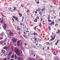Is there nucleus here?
<instances>
[{"label": "nucleus", "instance_id": "obj_46", "mask_svg": "<svg viewBox=\"0 0 60 60\" xmlns=\"http://www.w3.org/2000/svg\"><path fill=\"white\" fill-rule=\"evenodd\" d=\"M48 22H51L52 21L50 19H49L48 20Z\"/></svg>", "mask_w": 60, "mask_h": 60}, {"label": "nucleus", "instance_id": "obj_11", "mask_svg": "<svg viewBox=\"0 0 60 60\" xmlns=\"http://www.w3.org/2000/svg\"><path fill=\"white\" fill-rule=\"evenodd\" d=\"M29 34H30V35H33V32L32 31H29Z\"/></svg>", "mask_w": 60, "mask_h": 60}, {"label": "nucleus", "instance_id": "obj_37", "mask_svg": "<svg viewBox=\"0 0 60 60\" xmlns=\"http://www.w3.org/2000/svg\"><path fill=\"white\" fill-rule=\"evenodd\" d=\"M11 58H13L14 57V55H12L11 57Z\"/></svg>", "mask_w": 60, "mask_h": 60}, {"label": "nucleus", "instance_id": "obj_34", "mask_svg": "<svg viewBox=\"0 0 60 60\" xmlns=\"http://www.w3.org/2000/svg\"><path fill=\"white\" fill-rule=\"evenodd\" d=\"M7 47L6 46H4L3 48V49H5L6 50V49H7L6 48Z\"/></svg>", "mask_w": 60, "mask_h": 60}, {"label": "nucleus", "instance_id": "obj_28", "mask_svg": "<svg viewBox=\"0 0 60 60\" xmlns=\"http://www.w3.org/2000/svg\"><path fill=\"white\" fill-rule=\"evenodd\" d=\"M45 8H43L41 9V11H42L44 12V11H45Z\"/></svg>", "mask_w": 60, "mask_h": 60}, {"label": "nucleus", "instance_id": "obj_62", "mask_svg": "<svg viewBox=\"0 0 60 60\" xmlns=\"http://www.w3.org/2000/svg\"><path fill=\"white\" fill-rule=\"evenodd\" d=\"M37 37V36H34V37H33V38H35V37Z\"/></svg>", "mask_w": 60, "mask_h": 60}, {"label": "nucleus", "instance_id": "obj_16", "mask_svg": "<svg viewBox=\"0 0 60 60\" xmlns=\"http://www.w3.org/2000/svg\"><path fill=\"white\" fill-rule=\"evenodd\" d=\"M16 54L17 55V56H20V54H19V52H17L16 53Z\"/></svg>", "mask_w": 60, "mask_h": 60}, {"label": "nucleus", "instance_id": "obj_48", "mask_svg": "<svg viewBox=\"0 0 60 60\" xmlns=\"http://www.w3.org/2000/svg\"><path fill=\"white\" fill-rule=\"evenodd\" d=\"M36 3L37 4H39V1H38L37 2H36Z\"/></svg>", "mask_w": 60, "mask_h": 60}, {"label": "nucleus", "instance_id": "obj_27", "mask_svg": "<svg viewBox=\"0 0 60 60\" xmlns=\"http://www.w3.org/2000/svg\"><path fill=\"white\" fill-rule=\"evenodd\" d=\"M37 38H36L34 39V40L35 41H37Z\"/></svg>", "mask_w": 60, "mask_h": 60}, {"label": "nucleus", "instance_id": "obj_57", "mask_svg": "<svg viewBox=\"0 0 60 60\" xmlns=\"http://www.w3.org/2000/svg\"><path fill=\"white\" fill-rule=\"evenodd\" d=\"M50 12H51V13H52V10L50 9Z\"/></svg>", "mask_w": 60, "mask_h": 60}, {"label": "nucleus", "instance_id": "obj_30", "mask_svg": "<svg viewBox=\"0 0 60 60\" xmlns=\"http://www.w3.org/2000/svg\"><path fill=\"white\" fill-rule=\"evenodd\" d=\"M19 19V18H18V17H17L15 18V20L16 21H17Z\"/></svg>", "mask_w": 60, "mask_h": 60}, {"label": "nucleus", "instance_id": "obj_2", "mask_svg": "<svg viewBox=\"0 0 60 60\" xmlns=\"http://www.w3.org/2000/svg\"><path fill=\"white\" fill-rule=\"evenodd\" d=\"M30 54H31V56H33L34 55V52L33 51H30Z\"/></svg>", "mask_w": 60, "mask_h": 60}, {"label": "nucleus", "instance_id": "obj_25", "mask_svg": "<svg viewBox=\"0 0 60 60\" xmlns=\"http://www.w3.org/2000/svg\"><path fill=\"white\" fill-rule=\"evenodd\" d=\"M2 53H4V54L5 53V50H3L2 51Z\"/></svg>", "mask_w": 60, "mask_h": 60}, {"label": "nucleus", "instance_id": "obj_8", "mask_svg": "<svg viewBox=\"0 0 60 60\" xmlns=\"http://www.w3.org/2000/svg\"><path fill=\"white\" fill-rule=\"evenodd\" d=\"M4 29L5 30L6 29V27H7V26H6V24H4Z\"/></svg>", "mask_w": 60, "mask_h": 60}, {"label": "nucleus", "instance_id": "obj_21", "mask_svg": "<svg viewBox=\"0 0 60 60\" xmlns=\"http://www.w3.org/2000/svg\"><path fill=\"white\" fill-rule=\"evenodd\" d=\"M14 56L15 57L14 58V59H17V55H16V54H15Z\"/></svg>", "mask_w": 60, "mask_h": 60}, {"label": "nucleus", "instance_id": "obj_42", "mask_svg": "<svg viewBox=\"0 0 60 60\" xmlns=\"http://www.w3.org/2000/svg\"><path fill=\"white\" fill-rule=\"evenodd\" d=\"M28 34V35L27 36H29V37H31V36L30 35V34Z\"/></svg>", "mask_w": 60, "mask_h": 60}, {"label": "nucleus", "instance_id": "obj_20", "mask_svg": "<svg viewBox=\"0 0 60 60\" xmlns=\"http://www.w3.org/2000/svg\"><path fill=\"white\" fill-rule=\"evenodd\" d=\"M39 26L41 28L42 27V24H41V23H39Z\"/></svg>", "mask_w": 60, "mask_h": 60}, {"label": "nucleus", "instance_id": "obj_4", "mask_svg": "<svg viewBox=\"0 0 60 60\" xmlns=\"http://www.w3.org/2000/svg\"><path fill=\"white\" fill-rule=\"evenodd\" d=\"M9 35H10V36H12L13 34V33L11 32V30H10L9 32Z\"/></svg>", "mask_w": 60, "mask_h": 60}, {"label": "nucleus", "instance_id": "obj_35", "mask_svg": "<svg viewBox=\"0 0 60 60\" xmlns=\"http://www.w3.org/2000/svg\"><path fill=\"white\" fill-rule=\"evenodd\" d=\"M21 7H24V6H25V5L24 4H22L21 5Z\"/></svg>", "mask_w": 60, "mask_h": 60}, {"label": "nucleus", "instance_id": "obj_24", "mask_svg": "<svg viewBox=\"0 0 60 60\" xmlns=\"http://www.w3.org/2000/svg\"><path fill=\"white\" fill-rule=\"evenodd\" d=\"M10 11H11V12H14V11H15L13 9L10 10Z\"/></svg>", "mask_w": 60, "mask_h": 60}, {"label": "nucleus", "instance_id": "obj_49", "mask_svg": "<svg viewBox=\"0 0 60 60\" xmlns=\"http://www.w3.org/2000/svg\"><path fill=\"white\" fill-rule=\"evenodd\" d=\"M3 60H7V57H6L5 58H4V59H3Z\"/></svg>", "mask_w": 60, "mask_h": 60}, {"label": "nucleus", "instance_id": "obj_9", "mask_svg": "<svg viewBox=\"0 0 60 60\" xmlns=\"http://www.w3.org/2000/svg\"><path fill=\"white\" fill-rule=\"evenodd\" d=\"M33 34H34V36L35 35H36V36L37 37V36H39V35H38V34L37 33H34Z\"/></svg>", "mask_w": 60, "mask_h": 60}, {"label": "nucleus", "instance_id": "obj_54", "mask_svg": "<svg viewBox=\"0 0 60 60\" xmlns=\"http://www.w3.org/2000/svg\"><path fill=\"white\" fill-rule=\"evenodd\" d=\"M10 57H8V58L7 59V60H10Z\"/></svg>", "mask_w": 60, "mask_h": 60}, {"label": "nucleus", "instance_id": "obj_43", "mask_svg": "<svg viewBox=\"0 0 60 60\" xmlns=\"http://www.w3.org/2000/svg\"><path fill=\"white\" fill-rule=\"evenodd\" d=\"M3 22L4 21H3V20H1L0 21V23H3Z\"/></svg>", "mask_w": 60, "mask_h": 60}, {"label": "nucleus", "instance_id": "obj_39", "mask_svg": "<svg viewBox=\"0 0 60 60\" xmlns=\"http://www.w3.org/2000/svg\"><path fill=\"white\" fill-rule=\"evenodd\" d=\"M2 16H3V18H7L6 17V16H4V15H2Z\"/></svg>", "mask_w": 60, "mask_h": 60}, {"label": "nucleus", "instance_id": "obj_14", "mask_svg": "<svg viewBox=\"0 0 60 60\" xmlns=\"http://www.w3.org/2000/svg\"><path fill=\"white\" fill-rule=\"evenodd\" d=\"M45 44H46V45H48V46H49L50 45V44L49 42H47L45 43Z\"/></svg>", "mask_w": 60, "mask_h": 60}, {"label": "nucleus", "instance_id": "obj_56", "mask_svg": "<svg viewBox=\"0 0 60 60\" xmlns=\"http://www.w3.org/2000/svg\"><path fill=\"white\" fill-rule=\"evenodd\" d=\"M57 15H56L54 17V19H55V18H56V17H57Z\"/></svg>", "mask_w": 60, "mask_h": 60}, {"label": "nucleus", "instance_id": "obj_22", "mask_svg": "<svg viewBox=\"0 0 60 60\" xmlns=\"http://www.w3.org/2000/svg\"><path fill=\"white\" fill-rule=\"evenodd\" d=\"M34 22H37V19L36 18L34 20Z\"/></svg>", "mask_w": 60, "mask_h": 60}, {"label": "nucleus", "instance_id": "obj_23", "mask_svg": "<svg viewBox=\"0 0 60 60\" xmlns=\"http://www.w3.org/2000/svg\"><path fill=\"white\" fill-rule=\"evenodd\" d=\"M30 11L29 9L27 10L26 11V12L27 13H29V12H30Z\"/></svg>", "mask_w": 60, "mask_h": 60}, {"label": "nucleus", "instance_id": "obj_10", "mask_svg": "<svg viewBox=\"0 0 60 60\" xmlns=\"http://www.w3.org/2000/svg\"><path fill=\"white\" fill-rule=\"evenodd\" d=\"M41 41V39H39L37 40V42H38V43L40 42Z\"/></svg>", "mask_w": 60, "mask_h": 60}, {"label": "nucleus", "instance_id": "obj_15", "mask_svg": "<svg viewBox=\"0 0 60 60\" xmlns=\"http://www.w3.org/2000/svg\"><path fill=\"white\" fill-rule=\"evenodd\" d=\"M19 26H18L17 27V31H20V30H21V29H20V28H19Z\"/></svg>", "mask_w": 60, "mask_h": 60}, {"label": "nucleus", "instance_id": "obj_41", "mask_svg": "<svg viewBox=\"0 0 60 60\" xmlns=\"http://www.w3.org/2000/svg\"><path fill=\"white\" fill-rule=\"evenodd\" d=\"M12 17H13V19H15L16 18V17L15 16H12Z\"/></svg>", "mask_w": 60, "mask_h": 60}, {"label": "nucleus", "instance_id": "obj_60", "mask_svg": "<svg viewBox=\"0 0 60 60\" xmlns=\"http://www.w3.org/2000/svg\"><path fill=\"white\" fill-rule=\"evenodd\" d=\"M50 37H51V38H53V36L52 35H51Z\"/></svg>", "mask_w": 60, "mask_h": 60}, {"label": "nucleus", "instance_id": "obj_3", "mask_svg": "<svg viewBox=\"0 0 60 60\" xmlns=\"http://www.w3.org/2000/svg\"><path fill=\"white\" fill-rule=\"evenodd\" d=\"M17 42V39L15 38H13L12 39V43H14L15 42Z\"/></svg>", "mask_w": 60, "mask_h": 60}, {"label": "nucleus", "instance_id": "obj_33", "mask_svg": "<svg viewBox=\"0 0 60 60\" xmlns=\"http://www.w3.org/2000/svg\"><path fill=\"white\" fill-rule=\"evenodd\" d=\"M5 53L7 56H8V52H6Z\"/></svg>", "mask_w": 60, "mask_h": 60}, {"label": "nucleus", "instance_id": "obj_38", "mask_svg": "<svg viewBox=\"0 0 60 60\" xmlns=\"http://www.w3.org/2000/svg\"><path fill=\"white\" fill-rule=\"evenodd\" d=\"M50 16L49 15L48 17V18L47 19H50Z\"/></svg>", "mask_w": 60, "mask_h": 60}, {"label": "nucleus", "instance_id": "obj_18", "mask_svg": "<svg viewBox=\"0 0 60 60\" xmlns=\"http://www.w3.org/2000/svg\"><path fill=\"white\" fill-rule=\"evenodd\" d=\"M1 37H0V40H1L3 39V38L4 37V36H1Z\"/></svg>", "mask_w": 60, "mask_h": 60}, {"label": "nucleus", "instance_id": "obj_26", "mask_svg": "<svg viewBox=\"0 0 60 60\" xmlns=\"http://www.w3.org/2000/svg\"><path fill=\"white\" fill-rule=\"evenodd\" d=\"M37 19H40L39 18V16H37L36 18H35Z\"/></svg>", "mask_w": 60, "mask_h": 60}, {"label": "nucleus", "instance_id": "obj_17", "mask_svg": "<svg viewBox=\"0 0 60 60\" xmlns=\"http://www.w3.org/2000/svg\"><path fill=\"white\" fill-rule=\"evenodd\" d=\"M18 59H18L19 60H22V59L21 57H19L18 56Z\"/></svg>", "mask_w": 60, "mask_h": 60}, {"label": "nucleus", "instance_id": "obj_58", "mask_svg": "<svg viewBox=\"0 0 60 60\" xmlns=\"http://www.w3.org/2000/svg\"><path fill=\"white\" fill-rule=\"evenodd\" d=\"M19 36L21 37V38H23V37H22V36L21 35H19Z\"/></svg>", "mask_w": 60, "mask_h": 60}, {"label": "nucleus", "instance_id": "obj_19", "mask_svg": "<svg viewBox=\"0 0 60 60\" xmlns=\"http://www.w3.org/2000/svg\"><path fill=\"white\" fill-rule=\"evenodd\" d=\"M19 16H20V17H21L22 16V14H21V13H19Z\"/></svg>", "mask_w": 60, "mask_h": 60}, {"label": "nucleus", "instance_id": "obj_63", "mask_svg": "<svg viewBox=\"0 0 60 60\" xmlns=\"http://www.w3.org/2000/svg\"><path fill=\"white\" fill-rule=\"evenodd\" d=\"M24 44L25 45H27V44L26 43H24Z\"/></svg>", "mask_w": 60, "mask_h": 60}, {"label": "nucleus", "instance_id": "obj_29", "mask_svg": "<svg viewBox=\"0 0 60 60\" xmlns=\"http://www.w3.org/2000/svg\"><path fill=\"white\" fill-rule=\"evenodd\" d=\"M55 27H56V26H59L58 24L57 23L55 24Z\"/></svg>", "mask_w": 60, "mask_h": 60}, {"label": "nucleus", "instance_id": "obj_5", "mask_svg": "<svg viewBox=\"0 0 60 60\" xmlns=\"http://www.w3.org/2000/svg\"><path fill=\"white\" fill-rule=\"evenodd\" d=\"M50 23L51 26H52V25H54V20H52V21Z\"/></svg>", "mask_w": 60, "mask_h": 60}, {"label": "nucleus", "instance_id": "obj_12", "mask_svg": "<svg viewBox=\"0 0 60 60\" xmlns=\"http://www.w3.org/2000/svg\"><path fill=\"white\" fill-rule=\"evenodd\" d=\"M4 41H1L0 42V45H3V43H4Z\"/></svg>", "mask_w": 60, "mask_h": 60}, {"label": "nucleus", "instance_id": "obj_61", "mask_svg": "<svg viewBox=\"0 0 60 60\" xmlns=\"http://www.w3.org/2000/svg\"><path fill=\"white\" fill-rule=\"evenodd\" d=\"M37 59H39V57L38 56H36Z\"/></svg>", "mask_w": 60, "mask_h": 60}, {"label": "nucleus", "instance_id": "obj_13", "mask_svg": "<svg viewBox=\"0 0 60 60\" xmlns=\"http://www.w3.org/2000/svg\"><path fill=\"white\" fill-rule=\"evenodd\" d=\"M29 31L28 30L26 31V35H27L28 34H29Z\"/></svg>", "mask_w": 60, "mask_h": 60}, {"label": "nucleus", "instance_id": "obj_31", "mask_svg": "<svg viewBox=\"0 0 60 60\" xmlns=\"http://www.w3.org/2000/svg\"><path fill=\"white\" fill-rule=\"evenodd\" d=\"M52 38L51 39H50L51 41H53V40H54V39H55V38Z\"/></svg>", "mask_w": 60, "mask_h": 60}, {"label": "nucleus", "instance_id": "obj_6", "mask_svg": "<svg viewBox=\"0 0 60 60\" xmlns=\"http://www.w3.org/2000/svg\"><path fill=\"white\" fill-rule=\"evenodd\" d=\"M41 45L40 44H38V46H37V48H38V49H39L41 48Z\"/></svg>", "mask_w": 60, "mask_h": 60}, {"label": "nucleus", "instance_id": "obj_32", "mask_svg": "<svg viewBox=\"0 0 60 60\" xmlns=\"http://www.w3.org/2000/svg\"><path fill=\"white\" fill-rule=\"evenodd\" d=\"M22 22H23V21L24 20V16H22Z\"/></svg>", "mask_w": 60, "mask_h": 60}, {"label": "nucleus", "instance_id": "obj_7", "mask_svg": "<svg viewBox=\"0 0 60 60\" xmlns=\"http://www.w3.org/2000/svg\"><path fill=\"white\" fill-rule=\"evenodd\" d=\"M57 30L58 31H57L56 33V34H60V30L59 29H57Z\"/></svg>", "mask_w": 60, "mask_h": 60}, {"label": "nucleus", "instance_id": "obj_1", "mask_svg": "<svg viewBox=\"0 0 60 60\" xmlns=\"http://www.w3.org/2000/svg\"><path fill=\"white\" fill-rule=\"evenodd\" d=\"M22 40H18L17 42V44L18 46H20V43H21V41Z\"/></svg>", "mask_w": 60, "mask_h": 60}, {"label": "nucleus", "instance_id": "obj_45", "mask_svg": "<svg viewBox=\"0 0 60 60\" xmlns=\"http://www.w3.org/2000/svg\"><path fill=\"white\" fill-rule=\"evenodd\" d=\"M21 49H22V50H23V49H24V48L22 46Z\"/></svg>", "mask_w": 60, "mask_h": 60}, {"label": "nucleus", "instance_id": "obj_40", "mask_svg": "<svg viewBox=\"0 0 60 60\" xmlns=\"http://www.w3.org/2000/svg\"><path fill=\"white\" fill-rule=\"evenodd\" d=\"M11 50L12 51V52H13L14 51V50L13 49V48H11Z\"/></svg>", "mask_w": 60, "mask_h": 60}, {"label": "nucleus", "instance_id": "obj_36", "mask_svg": "<svg viewBox=\"0 0 60 60\" xmlns=\"http://www.w3.org/2000/svg\"><path fill=\"white\" fill-rule=\"evenodd\" d=\"M48 28L50 30H51V28L50 26L48 27Z\"/></svg>", "mask_w": 60, "mask_h": 60}, {"label": "nucleus", "instance_id": "obj_53", "mask_svg": "<svg viewBox=\"0 0 60 60\" xmlns=\"http://www.w3.org/2000/svg\"><path fill=\"white\" fill-rule=\"evenodd\" d=\"M15 11L16 10V7H14V8L13 9Z\"/></svg>", "mask_w": 60, "mask_h": 60}, {"label": "nucleus", "instance_id": "obj_47", "mask_svg": "<svg viewBox=\"0 0 60 60\" xmlns=\"http://www.w3.org/2000/svg\"><path fill=\"white\" fill-rule=\"evenodd\" d=\"M52 12L53 13H55V10H52Z\"/></svg>", "mask_w": 60, "mask_h": 60}, {"label": "nucleus", "instance_id": "obj_64", "mask_svg": "<svg viewBox=\"0 0 60 60\" xmlns=\"http://www.w3.org/2000/svg\"><path fill=\"white\" fill-rule=\"evenodd\" d=\"M6 44V43H5L4 44V45H5Z\"/></svg>", "mask_w": 60, "mask_h": 60}, {"label": "nucleus", "instance_id": "obj_55", "mask_svg": "<svg viewBox=\"0 0 60 60\" xmlns=\"http://www.w3.org/2000/svg\"><path fill=\"white\" fill-rule=\"evenodd\" d=\"M12 19L13 20V22H14L15 21L14 20V19H13V18H12Z\"/></svg>", "mask_w": 60, "mask_h": 60}, {"label": "nucleus", "instance_id": "obj_50", "mask_svg": "<svg viewBox=\"0 0 60 60\" xmlns=\"http://www.w3.org/2000/svg\"><path fill=\"white\" fill-rule=\"evenodd\" d=\"M34 30H36V26H35L34 28Z\"/></svg>", "mask_w": 60, "mask_h": 60}, {"label": "nucleus", "instance_id": "obj_51", "mask_svg": "<svg viewBox=\"0 0 60 60\" xmlns=\"http://www.w3.org/2000/svg\"><path fill=\"white\" fill-rule=\"evenodd\" d=\"M59 41V39H58L57 41V42H58Z\"/></svg>", "mask_w": 60, "mask_h": 60}, {"label": "nucleus", "instance_id": "obj_59", "mask_svg": "<svg viewBox=\"0 0 60 60\" xmlns=\"http://www.w3.org/2000/svg\"><path fill=\"white\" fill-rule=\"evenodd\" d=\"M20 26H22V25L23 26H25L24 25V24H20Z\"/></svg>", "mask_w": 60, "mask_h": 60}, {"label": "nucleus", "instance_id": "obj_52", "mask_svg": "<svg viewBox=\"0 0 60 60\" xmlns=\"http://www.w3.org/2000/svg\"><path fill=\"white\" fill-rule=\"evenodd\" d=\"M15 49L16 50H17L18 51H19V49L18 48H15Z\"/></svg>", "mask_w": 60, "mask_h": 60}, {"label": "nucleus", "instance_id": "obj_44", "mask_svg": "<svg viewBox=\"0 0 60 60\" xmlns=\"http://www.w3.org/2000/svg\"><path fill=\"white\" fill-rule=\"evenodd\" d=\"M11 53L10 52L8 54V56H11Z\"/></svg>", "mask_w": 60, "mask_h": 60}]
</instances>
